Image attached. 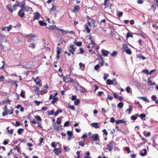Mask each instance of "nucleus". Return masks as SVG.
Masks as SVG:
<instances>
[{
    "label": "nucleus",
    "instance_id": "obj_37",
    "mask_svg": "<svg viewBox=\"0 0 158 158\" xmlns=\"http://www.w3.org/2000/svg\"><path fill=\"white\" fill-rule=\"evenodd\" d=\"M125 52H126V53L127 54L130 55L132 53V52L131 51V49H130L128 48V49H127V50H125Z\"/></svg>",
    "mask_w": 158,
    "mask_h": 158
},
{
    "label": "nucleus",
    "instance_id": "obj_4",
    "mask_svg": "<svg viewBox=\"0 0 158 158\" xmlns=\"http://www.w3.org/2000/svg\"><path fill=\"white\" fill-rule=\"evenodd\" d=\"M35 36L34 35H32L31 34H30L28 38V40L27 41V42L30 43L32 41H34V40L33 39L34 38H35Z\"/></svg>",
    "mask_w": 158,
    "mask_h": 158
},
{
    "label": "nucleus",
    "instance_id": "obj_5",
    "mask_svg": "<svg viewBox=\"0 0 158 158\" xmlns=\"http://www.w3.org/2000/svg\"><path fill=\"white\" fill-rule=\"evenodd\" d=\"M74 45H70L69 48H68L69 51L71 52L73 55H74L75 50L74 49Z\"/></svg>",
    "mask_w": 158,
    "mask_h": 158
},
{
    "label": "nucleus",
    "instance_id": "obj_6",
    "mask_svg": "<svg viewBox=\"0 0 158 158\" xmlns=\"http://www.w3.org/2000/svg\"><path fill=\"white\" fill-rule=\"evenodd\" d=\"M18 16L21 18H23L25 15L24 11L21 8L18 13Z\"/></svg>",
    "mask_w": 158,
    "mask_h": 158
},
{
    "label": "nucleus",
    "instance_id": "obj_23",
    "mask_svg": "<svg viewBox=\"0 0 158 158\" xmlns=\"http://www.w3.org/2000/svg\"><path fill=\"white\" fill-rule=\"evenodd\" d=\"M123 47V52H125V50H126L127 49H128V47L125 44H123L122 46Z\"/></svg>",
    "mask_w": 158,
    "mask_h": 158
},
{
    "label": "nucleus",
    "instance_id": "obj_39",
    "mask_svg": "<svg viewBox=\"0 0 158 158\" xmlns=\"http://www.w3.org/2000/svg\"><path fill=\"white\" fill-rule=\"evenodd\" d=\"M12 27V26L11 25H9L8 27H7V28H6V31H9L11 30Z\"/></svg>",
    "mask_w": 158,
    "mask_h": 158
},
{
    "label": "nucleus",
    "instance_id": "obj_17",
    "mask_svg": "<svg viewBox=\"0 0 158 158\" xmlns=\"http://www.w3.org/2000/svg\"><path fill=\"white\" fill-rule=\"evenodd\" d=\"M38 79V77H37L34 80V81L36 84H38L40 86L42 85V84L41 83V82L40 81H37V79Z\"/></svg>",
    "mask_w": 158,
    "mask_h": 158
},
{
    "label": "nucleus",
    "instance_id": "obj_57",
    "mask_svg": "<svg viewBox=\"0 0 158 158\" xmlns=\"http://www.w3.org/2000/svg\"><path fill=\"white\" fill-rule=\"evenodd\" d=\"M115 121V119L113 117H111L110 118V122L112 123H114Z\"/></svg>",
    "mask_w": 158,
    "mask_h": 158
},
{
    "label": "nucleus",
    "instance_id": "obj_58",
    "mask_svg": "<svg viewBox=\"0 0 158 158\" xmlns=\"http://www.w3.org/2000/svg\"><path fill=\"white\" fill-rule=\"evenodd\" d=\"M139 58L142 59L143 60H144L146 59V58L143 56H137Z\"/></svg>",
    "mask_w": 158,
    "mask_h": 158
},
{
    "label": "nucleus",
    "instance_id": "obj_48",
    "mask_svg": "<svg viewBox=\"0 0 158 158\" xmlns=\"http://www.w3.org/2000/svg\"><path fill=\"white\" fill-rule=\"evenodd\" d=\"M79 66H80V68L81 69L85 68V64H83L81 62L79 63Z\"/></svg>",
    "mask_w": 158,
    "mask_h": 158
},
{
    "label": "nucleus",
    "instance_id": "obj_50",
    "mask_svg": "<svg viewBox=\"0 0 158 158\" xmlns=\"http://www.w3.org/2000/svg\"><path fill=\"white\" fill-rule=\"evenodd\" d=\"M142 72L144 73H146L147 74H149V72L148 70H143Z\"/></svg>",
    "mask_w": 158,
    "mask_h": 158
},
{
    "label": "nucleus",
    "instance_id": "obj_35",
    "mask_svg": "<svg viewBox=\"0 0 158 158\" xmlns=\"http://www.w3.org/2000/svg\"><path fill=\"white\" fill-rule=\"evenodd\" d=\"M148 86L152 85V81L150 80L149 77L148 78Z\"/></svg>",
    "mask_w": 158,
    "mask_h": 158
},
{
    "label": "nucleus",
    "instance_id": "obj_29",
    "mask_svg": "<svg viewBox=\"0 0 158 158\" xmlns=\"http://www.w3.org/2000/svg\"><path fill=\"white\" fill-rule=\"evenodd\" d=\"M39 23L40 25L41 26H46L47 25V24L46 23L42 21H39Z\"/></svg>",
    "mask_w": 158,
    "mask_h": 158
},
{
    "label": "nucleus",
    "instance_id": "obj_30",
    "mask_svg": "<svg viewBox=\"0 0 158 158\" xmlns=\"http://www.w3.org/2000/svg\"><path fill=\"white\" fill-rule=\"evenodd\" d=\"M58 100L57 97H54L53 100L52 101V103L53 104H55Z\"/></svg>",
    "mask_w": 158,
    "mask_h": 158
},
{
    "label": "nucleus",
    "instance_id": "obj_55",
    "mask_svg": "<svg viewBox=\"0 0 158 158\" xmlns=\"http://www.w3.org/2000/svg\"><path fill=\"white\" fill-rule=\"evenodd\" d=\"M51 145L53 148H56V145L55 144V143L54 142H52L51 143Z\"/></svg>",
    "mask_w": 158,
    "mask_h": 158
},
{
    "label": "nucleus",
    "instance_id": "obj_11",
    "mask_svg": "<svg viewBox=\"0 0 158 158\" xmlns=\"http://www.w3.org/2000/svg\"><path fill=\"white\" fill-rule=\"evenodd\" d=\"M61 49L59 47H57L56 48L57 55L56 58L58 59L59 58L60 54V51Z\"/></svg>",
    "mask_w": 158,
    "mask_h": 158
},
{
    "label": "nucleus",
    "instance_id": "obj_10",
    "mask_svg": "<svg viewBox=\"0 0 158 158\" xmlns=\"http://www.w3.org/2000/svg\"><path fill=\"white\" fill-rule=\"evenodd\" d=\"M102 53L105 56H106L109 53V52L108 51L104 49H102L101 51Z\"/></svg>",
    "mask_w": 158,
    "mask_h": 158
},
{
    "label": "nucleus",
    "instance_id": "obj_54",
    "mask_svg": "<svg viewBox=\"0 0 158 158\" xmlns=\"http://www.w3.org/2000/svg\"><path fill=\"white\" fill-rule=\"evenodd\" d=\"M117 52L116 51H114L111 53V56H114L117 54Z\"/></svg>",
    "mask_w": 158,
    "mask_h": 158
},
{
    "label": "nucleus",
    "instance_id": "obj_22",
    "mask_svg": "<svg viewBox=\"0 0 158 158\" xmlns=\"http://www.w3.org/2000/svg\"><path fill=\"white\" fill-rule=\"evenodd\" d=\"M84 27L86 30V31L88 33H89L90 32V29L88 27V25L86 24H85L84 25Z\"/></svg>",
    "mask_w": 158,
    "mask_h": 158
},
{
    "label": "nucleus",
    "instance_id": "obj_13",
    "mask_svg": "<svg viewBox=\"0 0 158 158\" xmlns=\"http://www.w3.org/2000/svg\"><path fill=\"white\" fill-rule=\"evenodd\" d=\"M143 151L144 152H143L142 151H141L140 152L139 154L141 156H144L146 155L147 152L146 149L145 148L143 149Z\"/></svg>",
    "mask_w": 158,
    "mask_h": 158
},
{
    "label": "nucleus",
    "instance_id": "obj_20",
    "mask_svg": "<svg viewBox=\"0 0 158 158\" xmlns=\"http://www.w3.org/2000/svg\"><path fill=\"white\" fill-rule=\"evenodd\" d=\"M138 116V114H136L135 115L131 116V118L132 120H135L137 118Z\"/></svg>",
    "mask_w": 158,
    "mask_h": 158
},
{
    "label": "nucleus",
    "instance_id": "obj_15",
    "mask_svg": "<svg viewBox=\"0 0 158 158\" xmlns=\"http://www.w3.org/2000/svg\"><path fill=\"white\" fill-rule=\"evenodd\" d=\"M129 109H127L126 110V112L128 114H130L132 110V107L131 106H129Z\"/></svg>",
    "mask_w": 158,
    "mask_h": 158
},
{
    "label": "nucleus",
    "instance_id": "obj_62",
    "mask_svg": "<svg viewBox=\"0 0 158 158\" xmlns=\"http://www.w3.org/2000/svg\"><path fill=\"white\" fill-rule=\"evenodd\" d=\"M104 63V61L103 60V59H102V61L99 63V64L100 65L102 66L103 65Z\"/></svg>",
    "mask_w": 158,
    "mask_h": 158
},
{
    "label": "nucleus",
    "instance_id": "obj_9",
    "mask_svg": "<svg viewBox=\"0 0 158 158\" xmlns=\"http://www.w3.org/2000/svg\"><path fill=\"white\" fill-rule=\"evenodd\" d=\"M16 2H17V3L14 4L13 6V10H16V7L20 6V2L19 1H17V0L16 1Z\"/></svg>",
    "mask_w": 158,
    "mask_h": 158
},
{
    "label": "nucleus",
    "instance_id": "obj_41",
    "mask_svg": "<svg viewBox=\"0 0 158 158\" xmlns=\"http://www.w3.org/2000/svg\"><path fill=\"white\" fill-rule=\"evenodd\" d=\"M146 116V115L144 114H141L139 115V117L141 118L142 119L143 118H145Z\"/></svg>",
    "mask_w": 158,
    "mask_h": 158
},
{
    "label": "nucleus",
    "instance_id": "obj_40",
    "mask_svg": "<svg viewBox=\"0 0 158 158\" xmlns=\"http://www.w3.org/2000/svg\"><path fill=\"white\" fill-rule=\"evenodd\" d=\"M131 37L132 38L133 37V36L130 33L128 32L127 34L126 38L127 39L128 38Z\"/></svg>",
    "mask_w": 158,
    "mask_h": 158
},
{
    "label": "nucleus",
    "instance_id": "obj_51",
    "mask_svg": "<svg viewBox=\"0 0 158 158\" xmlns=\"http://www.w3.org/2000/svg\"><path fill=\"white\" fill-rule=\"evenodd\" d=\"M84 52V51L82 48H80V52L79 54H83Z\"/></svg>",
    "mask_w": 158,
    "mask_h": 158
},
{
    "label": "nucleus",
    "instance_id": "obj_21",
    "mask_svg": "<svg viewBox=\"0 0 158 158\" xmlns=\"http://www.w3.org/2000/svg\"><path fill=\"white\" fill-rule=\"evenodd\" d=\"M73 43L77 46L79 47L81 46L82 44V43L81 42H76L75 40L74 41Z\"/></svg>",
    "mask_w": 158,
    "mask_h": 158
},
{
    "label": "nucleus",
    "instance_id": "obj_3",
    "mask_svg": "<svg viewBox=\"0 0 158 158\" xmlns=\"http://www.w3.org/2000/svg\"><path fill=\"white\" fill-rule=\"evenodd\" d=\"M89 138L93 141H97L99 140V137L98 134L91 135Z\"/></svg>",
    "mask_w": 158,
    "mask_h": 158
},
{
    "label": "nucleus",
    "instance_id": "obj_2",
    "mask_svg": "<svg viewBox=\"0 0 158 158\" xmlns=\"http://www.w3.org/2000/svg\"><path fill=\"white\" fill-rule=\"evenodd\" d=\"M116 143L113 141H110L109 143L106 145L107 148L106 149H108L110 151H111L113 149V146L115 145Z\"/></svg>",
    "mask_w": 158,
    "mask_h": 158
},
{
    "label": "nucleus",
    "instance_id": "obj_8",
    "mask_svg": "<svg viewBox=\"0 0 158 158\" xmlns=\"http://www.w3.org/2000/svg\"><path fill=\"white\" fill-rule=\"evenodd\" d=\"M68 134V136L67 137V139L68 140H70L72 138V136L73 135L72 132L71 131H68L67 132Z\"/></svg>",
    "mask_w": 158,
    "mask_h": 158
},
{
    "label": "nucleus",
    "instance_id": "obj_18",
    "mask_svg": "<svg viewBox=\"0 0 158 158\" xmlns=\"http://www.w3.org/2000/svg\"><path fill=\"white\" fill-rule=\"evenodd\" d=\"M116 123L117 124H118L122 123H126V122L124 120H118L116 121Z\"/></svg>",
    "mask_w": 158,
    "mask_h": 158
},
{
    "label": "nucleus",
    "instance_id": "obj_7",
    "mask_svg": "<svg viewBox=\"0 0 158 158\" xmlns=\"http://www.w3.org/2000/svg\"><path fill=\"white\" fill-rule=\"evenodd\" d=\"M53 151L55 154L57 156L58 155L62 152L60 148H55L53 150Z\"/></svg>",
    "mask_w": 158,
    "mask_h": 158
},
{
    "label": "nucleus",
    "instance_id": "obj_36",
    "mask_svg": "<svg viewBox=\"0 0 158 158\" xmlns=\"http://www.w3.org/2000/svg\"><path fill=\"white\" fill-rule=\"evenodd\" d=\"M80 102V100L79 99H77L75 100L74 102V104L76 106L78 105Z\"/></svg>",
    "mask_w": 158,
    "mask_h": 158
},
{
    "label": "nucleus",
    "instance_id": "obj_46",
    "mask_svg": "<svg viewBox=\"0 0 158 158\" xmlns=\"http://www.w3.org/2000/svg\"><path fill=\"white\" fill-rule=\"evenodd\" d=\"M35 118L37 119V121H41L42 120V119L40 117L37 115H36L35 116Z\"/></svg>",
    "mask_w": 158,
    "mask_h": 158
},
{
    "label": "nucleus",
    "instance_id": "obj_1",
    "mask_svg": "<svg viewBox=\"0 0 158 158\" xmlns=\"http://www.w3.org/2000/svg\"><path fill=\"white\" fill-rule=\"evenodd\" d=\"M14 109L13 108L11 107L10 110H7V105L5 106L4 111L3 112L2 115L3 116H5L8 114H13Z\"/></svg>",
    "mask_w": 158,
    "mask_h": 158
},
{
    "label": "nucleus",
    "instance_id": "obj_19",
    "mask_svg": "<svg viewBox=\"0 0 158 158\" xmlns=\"http://www.w3.org/2000/svg\"><path fill=\"white\" fill-rule=\"evenodd\" d=\"M92 127H94L95 128H98V123H94L91 124Z\"/></svg>",
    "mask_w": 158,
    "mask_h": 158
},
{
    "label": "nucleus",
    "instance_id": "obj_60",
    "mask_svg": "<svg viewBox=\"0 0 158 158\" xmlns=\"http://www.w3.org/2000/svg\"><path fill=\"white\" fill-rule=\"evenodd\" d=\"M109 76V74L107 73H105L104 74V77H103V78H104V79L105 80L106 79V78H107V77H108Z\"/></svg>",
    "mask_w": 158,
    "mask_h": 158
},
{
    "label": "nucleus",
    "instance_id": "obj_28",
    "mask_svg": "<svg viewBox=\"0 0 158 158\" xmlns=\"http://www.w3.org/2000/svg\"><path fill=\"white\" fill-rule=\"evenodd\" d=\"M79 9V7L78 6H76L74 7L73 12H78V10Z\"/></svg>",
    "mask_w": 158,
    "mask_h": 158
},
{
    "label": "nucleus",
    "instance_id": "obj_24",
    "mask_svg": "<svg viewBox=\"0 0 158 158\" xmlns=\"http://www.w3.org/2000/svg\"><path fill=\"white\" fill-rule=\"evenodd\" d=\"M11 101L9 99L7 98L6 100L4 101L3 102V103L5 104L6 103H8L9 104H10V103L11 102Z\"/></svg>",
    "mask_w": 158,
    "mask_h": 158
},
{
    "label": "nucleus",
    "instance_id": "obj_53",
    "mask_svg": "<svg viewBox=\"0 0 158 158\" xmlns=\"http://www.w3.org/2000/svg\"><path fill=\"white\" fill-rule=\"evenodd\" d=\"M152 100L153 101H156V96L155 95H153L152 96Z\"/></svg>",
    "mask_w": 158,
    "mask_h": 158
},
{
    "label": "nucleus",
    "instance_id": "obj_61",
    "mask_svg": "<svg viewBox=\"0 0 158 158\" xmlns=\"http://www.w3.org/2000/svg\"><path fill=\"white\" fill-rule=\"evenodd\" d=\"M5 79V77L3 75H2L0 77V81H2Z\"/></svg>",
    "mask_w": 158,
    "mask_h": 158
},
{
    "label": "nucleus",
    "instance_id": "obj_64",
    "mask_svg": "<svg viewBox=\"0 0 158 158\" xmlns=\"http://www.w3.org/2000/svg\"><path fill=\"white\" fill-rule=\"evenodd\" d=\"M20 125V123L19 122H18V121H16L15 124V126L16 127L19 126Z\"/></svg>",
    "mask_w": 158,
    "mask_h": 158
},
{
    "label": "nucleus",
    "instance_id": "obj_49",
    "mask_svg": "<svg viewBox=\"0 0 158 158\" xmlns=\"http://www.w3.org/2000/svg\"><path fill=\"white\" fill-rule=\"evenodd\" d=\"M56 27V26L55 25L52 26H50L48 28L51 30H53L54 29L55 27Z\"/></svg>",
    "mask_w": 158,
    "mask_h": 158
},
{
    "label": "nucleus",
    "instance_id": "obj_44",
    "mask_svg": "<svg viewBox=\"0 0 158 158\" xmlns=\"http://www.w3.org/2000/svg\"><path fill=\"white\" fill-rule=\"evenodd\" d=\"M123 14V12H119L117 14V16L120 18L121 17Z\"/></svg>",
    "mask_w": 158,
    "mask_h": 158
},
{
    "label": "nucleus",
    "instance_id": "obj_45",
    "mask_svg": "<svg viewBox=\"0 0 158 158\" xmlns=\"http://www.w3.org/2000/svg\"><path fill=\"white\" fill-rule=\"evenodd\" d=\"M78 143L79 145L81 146L82 147H84L85 145V143L82 141H79L78 142Z\"/></svg>",
    "mask_w": 158,
    "mask_h": 158
},
{
    "label": "nucleus",
    "instance_id": "obj_56",
    "mask_svg": "<svg viewBox=\"0 0 158 158\" xmlns=\"http://www.w3.org/2000/svg\"><path fill=\"white\" fill-rule=\"evenodd\" d=\"M131 90V89L129 86H127L126 88V90L127 92L128 93H129L130 92V91Z\"/></svg>",
    "mask_w": 158,
    "mask_h": 158
},
{
    "label": "nucleus",
    "instance_id": "obj_32",
    "mask_svg": "<svg viewBox=\"0 0 158 158\" xmlns=\"http://www.w3.org/2000/svg\"><path fill=\"white\" fill-rule=\"evenodd\" d=\"M20 95L21 97H22L24 98L25 97V92L23 91V90H22L21 93L20 94Z\"/></svg>",
    "mask_w": 158,
    "mask_h": 158
},
{
    "label": "nucleus",
    "instance_id": "obj_25",
    "mask_svg": "<svg viewBox=\"0 0 158 158\" xmlns=\"http://www.w3.org/2000/svg\"><path fill=\"white\" fill-rule=\"evenodd\" d=\"M113 84V81L108 79L107 80L106 84L108 85H111Z\"/></svg>",
    "mask_w": 158,
    "mask_h": 158
},
{
    "label": "nucleus",
    "instance_id": "obj_26",
    "mask_svg": "<svg viewBox=\"0 0 158 158\" xmlns=\"http://www.w3.org/2000/svg\"><path fill=\"white\" fill-rule=\"evenodd\" d=\"M26 6L25 0H23L21 4V5L20 6V7H21V8H24V7Z\"/></svg>",
    "mask_w": 158,
    "mask_h": 158
},
{
    "label": "nucleus",
    "instance_id": "obj_14",
    "mask_svg": "<svg viewBox=\"0 0 158 158\" xmlns=\"http://www.w3.org/2000/svg\"><path fill=\"white\" fill-rule=\"evenodd\" d=\"M24 11H25L26 12H28L29 10V9H32L31 8L29 7L28 6H25L24 8H21Z\"/></svg>",
    "mask_w": 158,
    "mask_h": 158
},
{
    "label": "nucleus",
    "instance_id": "obj_34",
    "mask_svg": "<svg viewBox=\"0 0 158 158\" xmlns=\"http://www.w3.org/2000/svg\"><path fill=\"white\" fill-rule=\"evenodd\" d=\"M56 6L54 5H52V7L50 9V13L52 11H53L56 9Z\"/></svg>",
    "mask_w": 158,
    "mask_h": 158
},
{
    "label": "nucleus",
    "instance_id": "obj_12",
    "mask_svg": "<svg viewBox=\"0 0 158 158\" xmlns=\"http://www.w3.org/2000/svg\"><path fill=\"white\" fill-rule=\"evenodd\" d=\"M40 16V14L38 12H36V14L34 15L33 17V20L38 19Z\"/></svg>",
    "mask_w": 158,
    "mask_h": 158
},
{
    "label": "nucleus",
    "instance_id": "obj_42",
    "mask_svg": "<svg viewBox=\"0 0 158 158\" xmlns=\"http://www.w3.org/2000/svg\"><path fill=\"white\" fill-rule=\"evenodd\" d=\"M140 98L143 101L146 102H149L148 99L146 97H140Z\"/></svg>",
    "mask_w": 158,
    "mask_h": 158
},
{
    "label": "nucleus",
    "instance_id": "obj_16",
    "mask_svg": "<svg viewBox=\"0 0 158 158\" xmlns=\"http://www.w3.org/2000/svg\"><path fill=\"white\" fill-rule=\"evenodd\" d=\"M79 88L80 89V91L81 92L84 93L86 92H87L86 89H85L83 88L82 86H80Z\"/></svg>",
    "mask_w": 158,
    "mask_h": 158
},
{
    "label": "nucleus",
    "instance_id": "obj_33",
    "mask_svg": "<svg viewBox=\"0 0 158 158\" xmlns=\"http://www.w3.org/2000/svg\"><path fill=\"white\" fill-rule=\"evenodd\" d=\"M23 131V128H19L17 131V133L19 135H21L22 132Z\"/></svg>",
    "mask_w": 158,
    "mask_h": 158
},
{
    "label": "nucleus",
    "instance_id": "obj_38",
    "mask_svg": "<svg viewBox=\"0 0 158 158\" xmlns=\"http://www.w3.org/2000/svg\"><path fill=\"white\" fill-rule=\"evenodd\" d=\"M123 102H120L119 103L118 105V107H119L120 108H122L123 106Z\"/></svg>",
    "mask_w": 158,
    "mask_h": 158
},
{
    "label": "nucleus",
    "instance_id": "obj_47",
    "mask_svg": "<svg viewBox=\"0 0 158 158\" xmlns=\"http://www.w3.org/2000/svg\"><path fill=\"white\" fill-rule=\"evenodd\" d=\"M56 29H57L59 31H61L62 33H64V34L65 33H66V31H67L64 30L62 29H60L57 28H56Z\"/></svg>",
    "mask_w": 158,
    "mask_h": 158
},
{
    "label": "nucleus",
    "instance_id": "obj_31",
    "mask_svg": "<svg viewBox=\"0 0 158 158\" xmlns=\"http://www.w3.org/2000/svg\"><path fill=\"white\" fill-rule=\"evenodd\" d=\"M62 109H58L54 113V115L55 116H56L59 113H62Z\"/></svg>",
    "mask_w": 158,
    "mask_h": 158
},
{
    "label": "nucleus",
    "instance_id": "obj_59",
    "mask_svg": "<svg viewBox=\"0 0 158 158\" xmlns=\"http://www.w3.org/2000/svg\"><path fill=\"white\" fill-rule=\"evenodd\" d=\"M69 108L70 109H71L73 110H75V107L74 106L69 105Z\"/></svg>",
    "mask_w": 158,
    "mask_h": 158
},
{
    "label": "nucleus",
    "instance_id": "obj_27",
    "mask_svg": "<svg viewBox=\"0 0 158 158\" xmlns=\"http://www.w3.org/2000/svg\"><path fill=\"white\" fill-rule=\"evenodd\" d=\"M28 47L31 48L32 49H34L35 47V44L32 43L28 45Z\"/></svg>",
    "mask_w": 158,
    "mask_h": 158
},
{
    "label": "nucleus",
    "instance_id": "obj_43",
    "mask_svg": "<svg viewBox=\"0 0 158 158\" xmlns=\"http://www.w3.org/2000/svg\"><path fill=\"white\" fill-rule=\"evenodd\" d=\"M59 72L58 73V74L60 77L63 76V75L62 73V70H58Z\"/></svg>",
    "mask_w": 158,
    "mask_h": 158
},
{
    "label": "nucleus",
    "instance_id": "obj_52",
    "mask_svg": "<svg viewBox=\"0 0 158 158\" xmlns=\"http://www.w3.org/2000/svg\"><path fill=\"white\" fill-rule=\"evenodd\" d=\"M69 121H67L64 124V126L65 127H66L69 125Z\"/></svg>",
    "mask_w": 158,
    "mask_h": 158
},
{
    "label": "nucleus",
    "instance_id": "obj_63",
    "mask_svg": "<svg viewBox=\"0 0 158 158\" xmlns=\"http://www.w3.org/2000/svg\"><path fill=\"white\" fill-rule=\"evenodd\" d=\"M107 99L110 100H112L113 99V97L112 96H110L109 94H108Z\"/></svg>",
    "mask_w": 158,
    "mask_h": 158
}]
</instances>
